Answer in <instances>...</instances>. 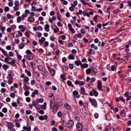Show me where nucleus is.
I'll list each match as a JSON object with an SVG mask.
<instances>
[{
    "instance_id": "1",
    "label": "nucleus",
    "mask_w": 131,
    "mask_h": 131,
    "mask_svg": "<svg viewBox=\"0 0 131 131\" xmlns=\"http://www.w3.org/2000/svg\"><path fill=\"white\" fill-rule=\"evenodd\" d=\"M67 125L68 127L71 128L73 125V122L72 120H69L67 123Z\"/></svg>"
},
{
    "instance_id": "2",
    "label": "nucleus",
    "mask_w": 131,
    "mask_h": 131,
    "mask_svg": "<svg viewBox=\"0 0 131 131\" xmlns=\"http://www.w3.org/2000/svg\"><path fill=\"white\" fill-rule=\"evenodd\" d=\"M116 100L117 102H118L120 100H121L124 103H125V99L122 96L116 98Z\"/></svg>"
},
{
    "instance_id": "3",
    "label": "nucleus",
    "mask_w": 131,
    "mask_h": 131,
    "mask_svg": "<svg viewBox=\"0 0 131 131\" xmlns=\"http://www.w3.org/2000/svg\"><path fill=\"white\" fill-rule=\"evenodd\" d=\"M89 99L91 102V103L94 106V107H96L97 103L95 100L94 99H92L90 97H89Z\"/></svg>"
},
{
    "instance_id": "4",
    "label": "nucleus",
    "mask_w": 131,
    "mask_h": 131,
    "mask_svg": "<svg viewBox=\"0 0 131 131\" xmlns=\"http://www.w3.org/2000/svg\"><path fill=\"white\" fill-rule=\"evenodd\" d=\"M53 104L52 103V102L51 101L50 102V108L51 109H52L53 108V109L52 110V112L54 113H55L57 111V108L56 109V110H55L54 108V105H53Z\"/></svg>"
},
{
    "instance_id": "5",
    "label": "nucleus",
    "mask_w": 131,
    "mask_h": 131,
    "mask_svg": "<svg viewBox=\"0 0 131 131\" xmlns=\"http://www.w3.org/2000/svg\"><path fill=\"white\" fill-rule=\"evenodd\" d=\"M76 128L79 131L81 130L82 128V124L80 123H77L76 124Z\"/></svg>"
},
{
    "instance_id": "6",
    "label": "nucleus",
    "mask_w": 131,
    "mask_h": 131,
    "mask_svg": "<svg viewBox=\"0 0 131 131\" xmlns=\"http://www.w3.org/2000/svg\"><path fill=\"white\" fill-rule=\"evenodd\" d=\"M48 69L49 72L52 76H53L55 74V70L53 69H52L49 67H48Z\"/></svg>"
},
{
    "instance_id": "7",
    "label": "nucleus",
    "mask_w": 131,
    "mask_h": 131,
    "mask_svg": "<svg viewBox=\"0 0 131 131\" xmlns=\"http://www.w3.org/2000/svg\"><path fill=\"white\" fill-rule=\"evenodd\" d=\"M14 75V73L13 71H10L8 72V78L10 80L12 79L13 78V76Z\"/></svg>"
},
{
    "instance_id": "8",
    "label": "nucleus",
    "mask_w": 131,
    "mask_h": 131,
    "mask_svg": "<svg viewBox=\"0 0 131 131\" xmlns=\"http://www.w3.org/2000/svg\"><path fill=\"white\" fill-rule=\"evenodd\" d=\"M97 88L100 90H102V84L100 80H99L97 81Z\"/></svg>"
},
{
    "instance_id": "9",
    "label": "nucleus",
    "mask_w": 131,
    "mask_h": 131,
    "mask_svg": "<svg viewBox=\"0 0 131 131\" xmlns=\"http://www.w3.org/2000/svg\"><path fill=\"white\" fill-rule=\"evenodd\" d=\"M0 50H1L2 53L4 54V55L6 57H8V56L7 54V52L5 51L4 49L2 48H0Z\"/></svg>"
},
{
    "instance_id": "10",
    "label": "nucleus",
    "mask_w": 131,
    "mask_h": 131,
    "mask_svg": "<svg viewBox=\"0 0 131 131\" xmlns=\"http://www.w3.org/2000/svg\"><path fill=\"white\" fill-rule=\"evenodd\" d=\"M26 58L27 60H31L34 59V57L31 55H26Z\"/></svg>"
},
{
    "instance_id": "11",
    "label": "nucleus",
    "mask_w": 131,
    "mask_h": 131,
    "mask_svg": "<svg viewBox=\"0 0 131 131\" xmlns=\"http://www.w3.org/2000/svg\"><path fill=\"white\" fill-rule=\"evenodd\" d=\"M49 26L48 24H47L45 25L44 28L45 30L47 32L49 31Z\"/></svg>"
},
{
    "instance_id": "12",
    "label": "nucleus",
    "mask_w": 131,
    "mask_h": 131,
    "mask_svg": "<svg viewBox=\"0 0 131 131\" xmlns=\"http://www.w3.org/2000/svg\"><path fill=\"white\" fill-rule=\"evenodd\" d=\"M28 20L29 22L32 23L34 21L35 19L34 17H28Z\"/></svg>"
},
{
    "instance_id": "13",
    "label": "nucleus",
    "mask_w": 131,
    "mask_h": 131,
    "mask_svg": "<svg viewBox=\"0 0 131 131\" xmlns=\"http://www.w3.org/2000/svg\"><path fill=\"white\" fill-rule=\"evenodd\" d=\"M88 64L86 63H83L82 65H81V67L82 69H83V68H86L88 67Z\"/></svg>"
},
{
    "instance_id": "14",
    "label": "nucleus",
    "mask_w": 131,
    "mask_h": 131,
    "mask_svg": "<svg viewBox=\"0 0 131 131\" xmlns=\"http://www.w3.org/2000/svg\"><path fill=\"white\" fill-rule=\"evenodd\" d=\"M45 38L44 37H42L40 40H39V41L41 44H43V42L45 40Z\"/></svg>"
},
{
    "instance_id": "15",
    "label": "nucleus",
    "mask_w": 131,
    "mask_h": 131,
    "mask_svg": "<svg viewBox=\"0 0 131 131\" xmlns=\"http://www.w3.org/2000/svg\"><path fill=\"white\" fill-rule=\"evenodd\" d=\"M91 72L92 71V73L93 72L95 74L97 72V70L95 68H90Z\"/></svg>"
},
{
    "instance_id": "16",
    "label": "nucleus",
    "mask_w": 131,
    "mask_h": 131,
    "mask_svg": "<svg viewBox=\"0 0 131 131\" xmlns=\"http://www.w3.org/2000/svg\"><path fill=\"white\" fill-rule=\"evenodd\" d=\"M25 72L27 73L28 76L30 77L31 75V74L30 71H28L27 69H26L25 70Z\"/></svg>"
},
{
    "instance_id": "17",
    "label": "nucleus",
    "mask_w": 131,
    "mask_h": 131,
    "mask_svg": "<svg viewBox=\"0 0 131 131\" xmlns=\"http://www.w3.org/2000/svg\"><path fill=\"white\" fill-rule=\"evenodd\" d=\"M74 63L77 66H78L80 64L82 65V64L80 61L76 60L75 61Z\"/></svg>"
},
{
    "instance_id": "18",
    "label": "nucleus",
    "mask_w": 131,
    "mask_h": 131,
    "mask_svg": "<svg viewBox=\"0 0 131 131\" xmlns=\"http://www.w3.org/2000/svg\"><path fill=\"white\" fill-rule=\"evenodd\" d=\"M68 59H69L71 60L72 59L73 60L74 59V57L73 55V54H70L68 56Z\"/></svg>"
},
{
    "instance_id": "19",
    "label": "nucleus",
    "mask_w": 131,
    "mask_h": 131,
    "mask_svg": "<svg viewBox=\"0 0 131 131\" xmlns=\"http://www.w3.org/2000/svg\"><path fill=\"white\" fill-rule=\"evenodd\" d=\"M38 68L39 70L42 72L43 71V68L42 66L41 65H39L38 66Z\"/></svg>"
},
{
    "instance_id": "20",
    "label": "nucleus",
    "mask_w": 131,
    "mask_h": 131,
    "mask_svg": "<svg viewBox=\"0 0 131 131\" xmlns=\"http://www.w3.org/2000/svg\"><path fill=\"white\" fill-rule=\"evenodd\" d=\"M23 129L27 131H31V128L30 127H27L26 126H24L23 127Z\"/></svg>"
},
{
    "instance_id": "21",
    "label": "nucleus",
    "mask_w": 131,
    "mask_h": 131,
    "mask_svg": "<svg viewBox=\"0 0 131 131\" xmlns=\"http://www.w3.org/2000/svg\"><path fill=\"white\" fill-rule=\"evenodd\" d=\"M67 83L68 85L69 86H71L72 87H73L74 86L72 84L71 82L69 80L67 82Z\"/></svg>"
},
{
    "instance_id": "22",
    "label": "nucleus",
    "mask_w": 131,
    "mask_h": 131,
    "mask_svg": "<svg viewBox=\"0 0 131 131\" xmlns=\"http://www.w3.org/2000/svg\"><path fill=\"white\" fill-rule=\"evenodd\" d=\"M47 103L46 102L43 103V104L41 106V108L42 109L45 110L46 108V105Z\"/></svg>"
},
{
    "instance_id": "23",
    "label": "nucleus",
    "mask_w": 131,
    "mask_h": 131,
    "mask_svg": "<svg viewBox=\"0 0 131 131\" xmlns=\"http://www.w3.org/2000/svg\"><path fill=\"white\" fill-rule=\"evenodd\" d=\"M90 47L92 48H94V49L96 50L97 49V47L96 46H95V45L94 44H92L90 46Z\"/></svg>"
},
{
    "instance_id": "24",
    "label": "nucleus",
    "mask_w": 131,
    "mask_h": 131,
    "mask_svg": "<svg viewBox=\"0 0 131 131\" xmlns=\"http://www.w3.org/2000/svg\"><path fill=\"white\" fill-rule=\"evenodd\" d=\"M92 91L93 92V94L94 96L96 97L98 95V93L95 90H93Z\"/></svg>"
},
{
    "instance_id": "25",
    "label": "nucleus",
    "mask_w": 131,
    "mask_h": 131,
    "mask_svg": "<svg viewBox=\"0 0 131 131\" xmlns=\"http://www.w3.org/2000/svg\"><path fill=\"white\" fill-rule=\"evenodd\" d=\"M8 130L10 131H15V129L13 127H8Z\"/></svg>"
},
{
    "instance_id": "26",
    "label": "nucleus",
    "mask_w": 131,
    "mask_h": 131,
    "mask_svg": "<svg viewBox=\"0 0 131 131\" xmlns=\"http://www.w3.org/2000/svg\"><path fill=\"white\" fill-rule=\"evenodd\" d=\"M8 68V66L6 64H4L3 66V68L4 70H6Z\"/></svg>"
},
{
    "instance_id": "27",
    "label": "nucleus",
    "mask_w": 131,
    "mask_h": 131,
    "mask_svg": "<svg viewBox=\"0 0 131 131\" xmlns=\"http://www.w3.org/2000/svg\"><path fill=\"white\" fill-rule=\"evenodd\" d=\"M64 106L65 107L67 108L69 110L70 109L71 107L67 103H65L64 104Z\"/></svg>"
},
{
    "instance_id": "28",
    "label": "nucleus",
    "mask_w": 131,
    "mask_h": 131,
    "mask_svg": "<svg viewBox=\"0 0 131 131\" xmlns=\"http://www.w3.org/2000/svg\"><path fill=\"white\" fill-rule=\"evenodd\" d=\"M29 31L28 30L26 31L25 33V35L27 37H29L30 36Z\"/></svg>"
},
{
    "instance_id": "29",
    "label": "nucleus",
    "mask_w": 131,
    "mask_h": 131,
    "mask_svg": "<svg viewBox=\"0 0 131 131\" xmlns=\"http://www.w3.org/2000/svg\"><path fill=\"white\" fill-rule=\"evenodd\" d=\"M85 92V90H84V88L83 87H82L81 88V91L80 92V93L81 94H83L84 92Z\"/></svg>"
},
{
    "instance_id": "30",
    "label": "nucleus",
    "mask_w": 131,
    "mask_h": 131,
    "mask_svg": "<svg viewBox=\"0 0 131 131\" xmlns=\"http://www.w3.org/2000/svg\"><path fill=\"white\" fill-rule=\"evenodd\" d=\"M24 47V44L23 43H21L19 45V48L20 49H23Z\"/></svg>"
},
{
    "instance_id": "31",
    "label": "nucleus",
    "mask_w": 131,
    "mask_h": 131,
    "mask_svg": "<svg viewBox=\"0 0 131 131\" xmlns=\"http://www.w3.org/2000/svg\"><path fill=\"white\" fill-rule=\"evenodd\" d=\"M21 19V18L20 16L18 17L17 19V22L19 23L20 22Z\"/></svg>"
},
{
    "instance_id": "32",
    "label": "nucleus",
    "mask_w": 131,
    "mask_h": 131,
    "mask_svg": "<svg viewBox=\"0 0 131 131\" xmlns=\"http://www.w3.org/2000/svg\"><path fill=\"white\" fill-rule=\"evenodd\" d=\"M13 9L14 11H16L18 10L19 9V8L18 6H16L14 7Z\"/></svg>"
},
{
    "instance_id": "33",
    "label": "nucleus",
    "mask_w": 131,
    "mask_h": 131,
    "mask_svg": "<svg viewBox=\"0 0 131 131\" xmlns=\"http://www.w3.org/2000/svg\"><path fill=\"white\" fill-rule=\"evenodd\" d=\"M60 52V50L59 49H57L56 52V55L57 56H58L59 55V52Z\"/></svg>"
},
{
    "instance_id": "34",
    "label": "nucleus",
    "mask_w": 131,
    "mask_h": 131,
    "mask_svg": "<svg viewBox=\"0 0 131 131\" xmlns=\"http://www.w3.org/2000/svg\"><path fill=\"white\" fill-rule=\"evenodd\" d=\"M71 4L72 7H70L69 8V9L71 11H72L74 10V9L73 7H74L75 6H74V5H73L72 4Z\"/></svg>"
},
{
    "instance_id": "35",
    "label": "nucleus",
    "mask_w": 131,
    "mask_h": 131,
    "mask_svg": "<svg viewBox=\"0 0 131 131\" xmlns=\"http://www.w3.org/2000/svg\"><path fill=\"white\" fill-rule=\"evenodd\" d=\"M116 68L114 65H112L111 67V71H113L115 70Z\"/></svg>"
},
{
    "instance_id": "36",
    "label": "nucleus",
    "mask_w": 131,
    "mask_h": 131,
    "mask_svg": "<svg viewBox=\"0 0 131 131\" xmlns=\"http://www.w3.org/2000/svg\"><path fill=\"white\" fill-rule=\"evenodd\" d=\"M60 78L62 79V80L63 81L65 80H66V79L64 77L63 75L61 74L60 76Z\"/></svg>"
},
{
    "instance_id": "37",
    "label": "nucleus",
    "mask_w": 131,
    "mask_h": 131,
    "mask_svg": "<svg viewBox=\"0 0 131 131\" xmlns=\"http://www.w3.org/2000/svg\"><path fill=\"white\" fill-rule=\"evenodd\" d=\"M29 80V79L28 77H24L23 81H24L25 82H27Z\"/></svg>"
},
{
    "instance_id": "38",
    "label": "nucleus",
    "mask_w": 131,
    "mask_h": 131,
    "mask_svg": "<svg viewBox=\"0 0 131 131\" xmlns=\"http://www.w3.org/2000/svg\"><path fill=\"white\" fill-rule=\"evenodd\" d=\"M90 68L87 69L86 71V73L88 74H89L91 72Z\"/></svg>"
},
{
    "instance_id": "39",
    "label": "nucleus",
    "mask_w": 131,
    "mask_h": 131,
    "mask_svg": "<svg viewBox=\"0 0 131 131\" xmlns=\"http://www.w3.org/2000/svg\"><path fill=\"white\" fill-rule=\"evenodd\" d=\"M68 67L71 70L73 68V65L71 64H69Z\"/></svg>"
},
{
    "instance_id": "40",
    "label": "nucleus",
    "mask_w": 131,
    "mask_h": 131,
    "mask_svg": "<svg viewBox=\"0 0 131 131\" xmlns=\"http://www.w3.org/2000/svg\"><path fill=\"white\" fill-rule=\"evenodd\" d=\"M95 79L94 77H92L91 78L90 80V82L91 83L92 82H94L95 81Z\"/></svg>"
},
{
    "instance_id": "41",
    "label": "nucleus",
    "mask_w": 131,
    "mask_h": 131,
    "mask_svg": "<svg viewBox=\"0 0 131 131\" xmlns=\"http://www.w3.org/2000/svg\"><path fill=\"white\" fill-rule=\"evenodd\" d=\"M2 111L4 113H6L7 112V109L5 107L4 108L2 109Z\"/></svg>"
},
{
    "instance_id": "42",
    "label": "nucleus",
    "mask_w": 131,
    "mask_h": 131,
    "mask_svg": "<svg viewBox=\"0 0 131 131\" xmlns=\"http://www.w3.org/2000/svg\"><path fill=\"white\" fill-rule=\"evenodd\" d=\"M12 105L13 107H17L18 106V105L16 102L12 103Z\"/></svg>"
},
{
    "instance_id": "43",
    "label": "nucleus",
    "mask_w": 131,
    "mask_h": 131,
    "mask_svg": "<svg viewBox=\"0 0 131 131\" xmlns=\"http://www.w3.org/2000/svg\"><path fill=\"white\" fill-rule=\"evenodd\" d=\"M73 95H76L78 94V92L77 91L75 90L73 92Z\"/></svg>"
},
{
    "instance_id": "44",
    "label": "nucleus",
    "mask_w": 131,
    "mask_h": 131,
    "mask_svg": "<svg viewBox=\"0 0 131 131\" xmlns=\"http://www.w3.org/2000/svg\"><path fill=\"white\" fill-rule=\"evenodd\" d=\"M9 10V8L8 7H5L4 8V10L5 12H7Z\"/></svg>"
},
{
    "instance_id": "45",
    "label": "nucleus",
    "mask_w": 131,
    "mask_h": 131,
    "mask_svg": "<svg viewBox=\"0 0 131 131\" xmlns=\"http://www.w3.org/2000/svg\"><path fill=\"white\" fill-rule=\"evenodd\" d=\"M13 127L14 126V125L12 123H9V124H8V125H7V127Z\"/></svg>"
},
{
    "instance_id": "46",
    "label": "nucleus",
    "mask_w": 131,
    "mask_h": 131,
    "mask_svg": "<svg viewBox=\"0 0 131 131\" xmlns=\"http://www.w3.org/2000/svg\"><path fill=\"white\" fill-rule=\"evenodd\" d=\"M29 94V92L28 91H26L24 93V94L26 96H27Z\"/></svg>"
},
{
    "instance_id": "47",
    "label": "nucleus",
    "mask_w": 131,
    "mask_h": 131,
    "mask_svg": "<svg viewBox=\"0 0 131 131\" xmlns=\"http://www.w3.org/2000/svg\"><path fill=\"white\" fill-rule=\"evenodd\" d=\"M120 11L119 9H117L116 10H114L113 11V12L115 14H117Z\"/></svg>"
},
{
    "instance_id": "48",
    "label": "nucleus",
    "mask_w": 131,
    "mask_h": 131,
    "mask_svg": "<svg viewBox=\"0 0 131 131\" xmlns=\"http://www.w3.org/2000/svg\"><path fill=\"white\" fill-rule=\"evenodd\" d=\"M19 4V2L18 1H16L14 3V4L16 6H18Z\"/></svg>"
},
{
    "instance_id": "49",
    "label": "nucleus",
    "mask_w": 131,
    "mask_h": 131,
    "mask_svg": "<svg viewBox=\"0 0 131 131\" xmlns=\"http://www.w3.org/2000/svg\"><path fill=\"white\" fill-rule=\"evenodd\" d=\"M94 116L95 118L97 119L99 116L98 114L97 113H95L94 115Z\"/></svg>"
},
{
    "instance_id": "50",
    "label": "nucleus",
    "mask_w": 131,
    "mask_h": 131,
    "mask_svg": "<svg viewBox=\"0 0 131 131\" xmlns=\"http://www.w3.org/2000/svg\"><path fill=\"white\" fill-rule=\"evenodd\" d=\"M6 91V89L4 88H2L1 89V91L2 93H4Z\"/></svg>"
},
{
    "instance_id": "51",
    "label": "nucleus",
    "mask_w": 131,
    "mask_h": 131,
    "mask_svg": "<svg viewBox=\"0 0 131 131\" xmlns=\"http://www.w3.org/2000/svg\"><path fill=\"white\" fill-rule=\"evenodd\" d=\"M10 96L12 98H14L15 97V95L14 93H12L10 94Z\"/></svg>"
},
{
    "instance_id": "52",
    "label": "nucleus",
    "mask_w": 131,
    "mask_h": 131,
    "mask_svg": "<svg viewBox=\"0 0 131 131\" xmlns=\"http://www.w3.org/2000/svg\"><path fill=\"white\" fill-rule=\"evenodd\" d=\"M26 101L28 102H29L30 101V98L29 97H27L26 99Z\"/></svg>"
},
{
    "instance_id": "53",
    "label": "nucleus",
    "mask_w": 131,
    "mask_h": 131,
    "mask_svg": "<svg viewBox=\"0 0 131 131\" xmlns=\"http://www.w3.org/2000/svg\"><path fill=\"white\" fill-rule=\"evenodd\" d=\"M29 118L31 121H33L34 120V117L32 115H30L29 116Z\"/></svg>"
},
{
    "instance_id": "54",
    "label": "nucleus",
    "mask_w": 131,
    "mask_h": 131,
    "mask_svg": "<svg viewBox=\"0 0 131 131\" xmlns=\"http://www.w3.org/2000/svg\"><path fill=\"white\" fill-rule=\"evenodd\" d=\"M69 30L71 32H72L73 34L75 33V31L73 28H72L70 29H69Z\"/></svg>"
},
{
    "instance_id": "55",
    "label": "nucleus",
    "mask_w": 131,
    "mask_h": 131,
    "mask_svg": "<svg viewBox=\"0 0 131 131\" xmlns=\"http://www.w3.org/2000/svg\"><path fill=\"white\" fill-rule=\"evenodd\" d=\"M57 115L59 117H61L62 116V113L61 112H58L57 113Z\"/></svg>"
},
{
    "instance_id": "56",
    "label": "nucleus",
    "mask_w": 131,
    "mask_h": 131,
    "mask_svg": "<svg viewBox=\"0 0 131 131\" xmlns=\"http://www.w3.org/2000/svg\"><path fill=\"white\" fill-rule=\"evenodd\" d=\"M46 84L47 85L49 86L51 84V83L50 81H47L46 83Z\"/></svg>"
},
{
    "instance_id": "57",
    "label": "nucleus",
    "mask_w": 131,
    "mask_h": 131,
    "mask_svg": "<svg viewBox=\"0 0 131 131\" xmlns=\"http://www.w3.org/2000/svg\"><path fill=\"white\" fill-rule=\"evenodd\" d=\"M58 26L59 27H62V24L59 22H58L57 23Z\"/></svg>"
},
{
    "instance_id": "58",
    "label": "nucleus",
    "mask_w": 131,
    "mask_h": 131,
    "mask_svg": "<svg viewBox=\"0 0 131 131\" xmlns=\"http://www.w3.org/2000/svg\"><path fill=\"white\" fill-rule=\"evenodd\" d=\"M16 126L18 128L20 126V124L18 122H17L16 123Z\"/></svg>"
},
{
    "instance_id": "59",
    "label": "nucleus",
    "mask_w": 131,
    "mask_h": 131,
    "mask_svg": "<svg viewBox=\"0 0 131 131\" xmlns=\"http://www.w3.org/2000/svg\"><path fill=\"white\" fill-rule=\"evenodd\" d=\"M94 43H97L99 42V39L97 38H96L94 40Z\"/></svg>"
},
{
    "instance_id": "60",
    "label": "nucleus",
    "mask_w": 131,
    "mask_h": 131,
    "mask_svg": "<svg viewBox=\"0 0 131 131\" xmlns=\"http://www.w3.org/2000/svg\"><path fill=\"white\" fill-rule=\"evenodd\" d=\"M12 28L10 27L8 28L7 29V31L8 32H11L12 31Z\"/></svg>"
},
{
    "instance_id": "61",
    "label": "nucleus",
    "mask_w": 131,
    "mask_h": 131,
    "mask_svg": "<svg viewBox=\"0 0 131 131\" xmlns=\"http://www.w3.org/2000/svg\"><path fill=\"white\" fill-rule=\"evenodd\" d=\"M58 42L59 43H60V44H61V45H63V41L61 40H58Z\"/></svg>"
},
{
    "instance_id": "62",
    "label": "nucleus",
    "mask_w": 131,
    "mask_h": 131,
    "mask_svg": "<svg viewBox=\"0 0 131 131\" xmlns=\"http://www.w3.org/2000/svg\"><path fill=\"white\" fill-rule=\"evenodd\" d=\"M44 44L45 45V47H47V46H48L49 43L48 42L45 41L44 42Z\"/></svg>"
},
{
    "instance_id": "63",
    "label": "nucleus",
    "mask_w": 131,
    "mask_h": 131,
    "mask_svg": "<svg viewBox=\"0 0 131 131\" xmlns=\"http://www.w3.org/2000/svg\"><path fill=\"white\" fill-rule=\"evenodd\" d=\"M43 28L42 27L40 26H39L37 28V30H42Z\"/></svg>"
},
{
    "instance_id": "64",
    "label": "nucleus",
    "mask_w": 131,
    "mask_h": 131,
    "mask_svg": "<svg viewBox=\"0 0 131 131\" xmlns=\"http://www.w3.org/2000/svg\"><path fill=\"white\" fill-rule=\"evenodd\" d=\"M11 15L9 14H8L7 15V17L8 19H10L11 17Z\"/></svg>"
}]
</instances>
